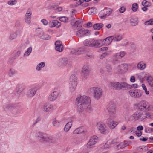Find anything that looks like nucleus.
I'll use <instances>...</instances> for the list:
<instances>
[{"instance_id": "60", "label": "nucleus", "mask_w": 153, "mask_h": 153, "mask_svg": "<svg viewBox=\"0 0 153 153\" xmlns=\"http://www.w3.org/2000/svg\"><path fill=\"white\" fill-rule=\"evenodd\" d=\"M126 7L124 6H122L119 9V12L120 13H123L126 11Z\"/></svg>"}, {"instance_id": "47", "label": "nucleus", "mask_w": 153, "mask_h": 153, "mask_svg": "<svg viewBox=\"0 0 153 153\" xmlns=\"http://www.w3.org/2000/svg\"><path fill=\"white\" fill-rule=\"evenodd\" d=\"M16 73V71L15 69L13 68L10 69L8 72V75L10 77H11L14 75Z\"/></svg>"}, {"instance_id": "50", "label": "nucleus", "mask_w": 153, "mask_h": 153, "mask_svg": "<svg viewBox=\"0 0 153 153\" xmlns=\"http://www.w3.org/2000/svg\"><path fill=\"white\" fill-rule=\"evenodd\" d=\"M85 106H86V107H85V110L87 111H90L92 110L91 106L90 105V103L88 104H85Z\"/></svg>"}, {"instance_id": "25", "label": "nucleus", "mask_w": 153, "mask_h": 153, "mask_svg": "<svg viewBox=\"0 0 153 153\" xmlns=\"http://www.w3.org/2000/svg\"><path fill=\"white\" fill-rule=\"evenodd\" d=\"M119 90L122 89H126L130 88V85L125 82H119Z\"/></svg>"}, {"instance_id": "11", "label": "nucleus", "mask_w": 153, "mask_h": 153, "mask_svg": "<svg viewBox=\"0 0 153 153\" xmlns=\"http://www.w3.org/2000/svg\"><path fill=\"white\" fill-rule=\"evenodd\" d=\"M90 72L89 66L88 65H84L81 71V75L82 78L86 79L88 77Z\"/></svg>"}, {"instance_id": "28", "label": "nucleus", "mask_w": 153, "mask_h": 153, "mask_svg": "<svg viewBox=\"0 0 153 153\" xmlns=\"http://www.w3.org/2000/svg\"><path fill=\"white\" fill-rule=\"evenodd\" d=\"M20 32L19 30H16L14 32L10 34L9 37V39L10 40H12L15 39L17 36L20 34Z\"/></svg>"}, {"instance_id": "1", "label": "nucleus", "mask_w": 153, "mask_h": 153, "mask_svg": "<svg viewBox=\"0 0 153 153\" xmlns=\"http://www.w3.org/2000/svg\"><path fill=\"white\" fill-rule=\"evenodd\" d=\"M136 108L139 110L135 112L132 115V117L134 121L143 120V111H149L151 110V105L147 101L141 100L134 105Z\"/></svg>"}, {"instance_id": "38", "label": "nucleus", "mask_w": 153, "mask_h": 153, "mask_svg": "<svg viewBox=\"0 0 153 153\" xmlns=\"http://www.w3.org/2000/svg\"><path fill=\"white\" fill-rule=\"evenodd\" d=\"M43 32L42 29L41 28H38L36 29V34L40 38H43L42 35L43 33Z\"/></svg>"}, {"instance_id": "23", "label": "nucleus", "mask_w": 153, "mask_h": 153, "mask_svg": "<svg viewBox=\"0 0 153 153\" xmlns=\"http://www.w3.org/2000/svg\"><path fill=\"white\" fill-rule=\"evenodd\" d=\"M146 67V64L143 61L139 62L137 65V68L138 70H143Z\"/></svg>"}, {"instance_id": "4", "label": "nucleus", "mask_w": 153, "mask_h": 153, "mask_svg": "<svg viewBox=\"0 0 153 153\" xmlns=\"http://www.w3.org/2000/svg\"><path fill=\"white\" fill-rule=\"evenodd\" d=\"M110 117L113 119L115 118L116 116V107L114 104L113 102L110 103L107 108Z\"/></svg>"}, {"instance_id": "8", "label": "nucleus", "mask_w": 153, "mask_h": 153, "mask_svg": "<svg viewBox=\"0 0 153 153\" xmlns=\"http://www.w3.org/2000/svg\"><path fill=\"white\" fill-rule=\"evenodd\" d=\"M98 141V137L94 135L91 137L86 144V146L88 149H90L93 147Z\"/></svg>"}, {"instance_id": "57", "label": "nucleus", "mask_w": 153, "mask_h": 153, "mask_svg": "<svg viewBox=\"0 0 153 153\" xmlns=\"http://www.w3.org/2000/svg\"><path fill=\"white\" fill-rule=\"evenodd\" d=\"M60 62L62 64L65 65L68 62V59L67 58H63L60 60Z\"/></svg>"}, {"instance_id": "32", "label": "nucleus", "mask_w": 153, "mask_h": 153, "mask_svg": "<svg viewBox=\"0 0 153 153\" xmlns=\"http://www.w3.org/2000/svg\"><path fill=\"white\" fill-rule=\"evenodd\" d=\"M86 107V106H85V104H77L76 109L78 112L80 113L82 112L84 110H85V107Z\"/></svg>"}, {"instance_id": "20", "label": "nucleus", "mask_w": 153, "mask_h": 153, "mask_svg": "<svg viewBox=\"0 0 153 153\" xmlns=\"http://www.w3.org/2000/svg\"><path fill=\"white\" fill-rule=\"evenodd\" d=\"M48 25L51 28H53L55 27H56L57 28H59L61 26V23L58 21L54 20L52 21H49Z\"/></svg>"}, {"instance_id": "52", "label": "nucleus", "mask_w": 153, "mask_h": 153, "mask_svg": "<svg viewBox=\"0 0 153 153\" xmlns=\"http://www.w3.org/2000/svg\"><path fill=\"white\" fill-rule=\"evenodd\" d=\"M147 80L150 85L152 86L153 85V80L151 76H148L147 77Z\"/></svg>"}, {"instance_id": "29", "label": "nucleus", "mask_w": 153, "mask_h": 153, "mask_svg": "<svg viewBox=\"0 0 153 153\" xmlns=\"http://www.w3.org/2000/svg\"><path fill=\"white\" fill-rule=\"evenodd\" d=\"M144 112L143 115V120L147 119H152L153 117V113L149 111H143Z\"/></svg>"}, {"instance_id": "62", "label": "nucleus", "mask_w": 153, "mask_h": 153, "mask_svg": "<svg viewBox=\"0 0 153 153\" xmlns=\"http://www.w3.org/2000/svg\"><path fill=\"white\" fill-rule=\"evenodd\" d=\"M109 54V53L107 52H105L103 53L100 56V59H103L104 57H105V56H106L108 55Z\"/></svg>"}, {"instance_id": "5", "label": "nucleus", "mask_w": 153, "mask_h": 153, "mask_svg": "<svg viewBox=\"0 0 153 153\" xmlns=\"http://www.w3.org/2000/svg\"><path fill=\"white\" fill-rule=\"evenodd\" d=\"M83 44L84 45L86 46L99 47V43L98 41L89 39L85 40Z\"/></svg>"}, {"instance_id": "43", "label": "nucleus", "mask_w": 153, "mask_h": 153, "mask_svg": "<svg viewBox=\"0 0 153 153\" xmlns=\"http://www.w3.org/2000/svg\"><path fill=\"white\" fill-rule=\"evenodd\" d=\"M113 143H112V141L111 140L108 141L104 145V149H107L110 148L111 146V144Z\"/></svg>"}, {"instance_id": "36", "label": "nucleus", "mask_w": 153, "mask_h": 153, "mask_svg": "<svg viewBox=\"0 0 153 153\" xmlns=\"http://www.w3.org/2000/svg\"><path fill=\"white\" fill-rule=\"evenodd\" d=\"M77 78L74 74L72 75L70 77L69 79V82L72 83H77Z\"/></svg>"}, {"instance_id": "45", "label": "nucleus", "mask_w": 153, "mask_h": 153, "mask_svg": "<svg viewBox=\"0 0 153 153\" xmlns=\"http://www.w3.org/2000/svg\"><path fill=\"white\" fill-rule=\"evenodd\" d=\"M118 124V123L117 122L112 121L111 122V125L109 127L111 129H114Z\"/></svg>"}, {"instance_id": "39", "label": "nucleus", "mask_w": 153, "mask_h": 153, "mask_svg": "<svg viewBox=\"0 0 153 153\" xmlns=\"http://www.w3.org/2000/svg\"><path fill=\"white\" fill-rule=\"evenodd\" d=\"M23 85L22 84H18L16 87V91L17 94H21L23 90Z\"/></svg>"}, {"instance_id": "2", "label": "nucleus", "mask_w": 153, "mask_h": 153, "mask_svg": "<svg viewBox=\"0 0 153 153\" xmlns=\"http://www.w3.org/2000/svg\"><path fill=\"white\" fill-rule=\"evenodd\" d=\"M5 109L14 114H16L20 112L21 108L20 106L17 104H10L5 107Z\"/></svg>"}, {"instance_id": "10", "label": "nucleus", "mask_w": 153, "mask_h": 153, "mask_svg": "<svg viewBox=\"0 0 153 153\" xmlns=\"http://www.w3.org/2000/svg\"><path fill=\"white\" fill-rule=\"evenodd\" d=\"M112 36H110L103 39L99 40V47L103 45H108L111 44L113 41Z\"/></svg>"}, {"instance_id": "48", "label": "nucleus", "mask_w": 153, "mask_h": 153, "mask_svg": "<svg viewBox=\"0 0 153 153\" xmlns=\"http://www.w3.org/2000/svg\"><path fill=\"white\" fill-rule=\"evenodd\" d=\"M59 19L61 21L64 22H67L70 19V18H68L67 17L65 16L60 17H59Z\"/></svg>"}, {"instance_id": "46", "label": "nucleus", "mask_w": 153, "mask_h": 153, "mask_svg": "<svg viewBox=\"0 0 153 153\" xmlns=\"http://www.w3.org/2000/svg\"><path fill=\"white\" fill-rule=\"evenodd\" d=\"M139 7V6L137 3H134L132 5L131 9L133 12H136Z\"/></svg>"}, {"instance_id": "64", "label": "nucleus", "mask_w": 153, "mask_h": 153, "mask_svg": "<svg viewBox=\"0 0 153 153\" xmlns=\"http://www.w3.org/2000/svg\"><path fill=\"white\" fill-rule=\"evenodd\" d=\"M47 136V135L44 134L43 135V136H42V138L40 140L41 141L46 142V141Z\"/></svg>"}, {"instance_id": "27", "label": "nucleus", "mask_w": 153, "mask_h": 153, "mask_svg": "<svg viewBox=\"0 0 153 153\" xmlns=\"http://www.w3.org/2000/svg\"><path fill=\"white\" fill-rule=\"evenodd\" d=\"M85 132V129L83 127H79L75 129L73 133L74 134H78Z\"/></svg>"}, {"instance_id": "14", "label": "nucleus", "mask_w": 153, "mask_h": 153, "mask_svg": "<svg viewBox=\"0 0 153 153\" xmlns=\"http://www.w3.org/2000/svg\"><path fill=\"white\" fill-rule=\"evenodd\" d=\"M94 97L96 100H99L103 94L102 89L100 88L96 87L94 91Z\"/></svg>"}, {"instance_id": "63", "label": "nucleus", "mask_w": 153, "mask_h": 153, "mask_svg": "<svg viewBox=\"0 0 153 153\" xmlns=\"http://www.w3.org/2000/svg\"><path fill=\"white\" fill-rule=\"evenodd\" d=\"M41 22L44 25H47L48 24V22L46 19H42L41 20Z\"/></svg>"}, {"instance_id": "7", "label": "nucleus", "mask_w": 153, "mask_h": 153, "mask_svg": "<svg viewBox=\"0 0 153 153\" xmlns=\"http://www.w3.org/2000/svg\"><path fill=\"white\" fill-rule=\"evenodd\" d=\"M96 127L99 131L101 133L105 134L108 133V132L107 129V127L103 123L99 122L97 123Z\"/></svg>"}, {"instance_id": "9", "label": "nucleus", "mask_w": 153, "mask_h": 153, "mask_svg": "<svg viewBox=\"0 0 153 153\" xmlns=\"http://www.w3.org/2000/svg\"><path fill=\"white\" fill-rule=\"evenodd\" d=\"M60 92L58 90H55L51 92L48 96L47 99L51 102H53L56 100L59 97Z\"/></svg>"}, {"instance_id": "6", "label": "nucleus", "mask_w": 153, "mask_h": 153, "mask_svg": "<svg viewBox=\"0 0 153 153\" xmlns=\"http://www.w3.org/2000/svg\"><path fill=\"white\" fill-rule=\"evenodd\" d=\"M112 11V9L110 8H105L101 11L100 17L101 19H105L110 15Z\"/></svg>"}, {"instance_id": "53", "label": "nucleus", "mask_w": 153, "mask_h": 153, "mask_svg": "<svg viewBox=\"0 0 153 153\" xmlns=\"http://www.w3.org/2000/svg\"><path fill=\"white\" fill-rule=\"evenodd\" d=\"M44 134L42 132H37L36 134V137L40 140Z\"/></svg>"}, {"instance_id": "17", "label": "nucleus", "mask_w": 153, "mask_h": 153, "mask_svg": "<svg viewBox=\"0 0 153 153\" xmlns=\"http://www.w3.org/2000/svg\"><path fill=\"white\" fill-rule=\"evenodd\" d=\"M31 10L30 9H28L25 13L24 19L25 22L28 25H30L31 23Z\"/></svg>"}, {"instance_id": "3", "label": "nucleus", "mask_w": 153, "mask_h": 153, "mask_svg": "<svg viewBox=\"0 0 153 153\" xmlns=\"http://www.w3.org/2000/svg\"><path fill=\"white\" fill-rule=\"evenodd\" d=\"M91 103L90 98L85 95H79L76 99V104H88Z\"/></svg>"}, {"instance_id": "21", "label": "nucleus", "mask_w": 153, "mask_h": 153, "mask_svg": "<svg viewBox=\"0 0 153 153\" xmlns=\"http://www.w3.org/2000/svg\"><path fill=\"white\" fill-rule=\"evenodd\" d=\"M37 88L33 87L29 89L27 92V95L29 97H32L35 95L37 91Z\"/></svg>"}, {"instance_id": "37", "label": "nucleus", "mask_w": 153, "mask_h": 153, "mask_svg": "<svg viewBox=\"0 0 153 153\" xmlns=\"http://www.w3.org/2000/svg\"><path fill=\"white\" fill-rule=\"evenodd\" d=\"M113 41L118 42L120 41L123 38V35L121 34H118L114 36H112Z\"/></svg>"}, {"instance_id": "40", "label": "nucleus", "mask_w": 153, "mask_h": 153, "mask_svg": "<svg viewBox=\"0 0 153 153\" xmlns=\"http://www.w3.org/2000/svg\"><path fill=\"white\" fill-rule=\"evenodd\" d=\"M55 141V138L52 136L47 135L46 142L49 143H53Z\"/></svg>"}, {"instance_id": "55", "label": "nucleus", "mask_w": 153, "mask_h": 153, "mask_svg": "<svg viewBox=\"0 0 153 153\" xmlns=\"http://www.w3.org/2000/svg\"><path fill=\"white\" fill-rule=\"evenodd\" d=\"M153 131V128L147 127L145 128V132L146 133H150Z\"/></svg>"}, {"instance_id": "16", "label": "nucleus", "mask_w": 153, "mask_h": 153, "mask_svg": "<svg viewBox=\"0 0 153 153\" xmlns=\"http://www.w3.org/2000/svg\"><path fill=\"white\" fill-rule=\"evenodd\" d=\"M123 68L124 71L127 72L128 70V65L126 63L121 64L118 65L116 68V71L120 72L122 71V68Z\"/></svg>"}, {"instance_id": "31", "label": "nucleus", "mask_w": 153, "mask_h": 153, "mask_svg": "<svg viewBox=\"0 0 153 153\" xmlns=\"http://www.w3.org/2000/svg\"><path fill=\"white\" fill-rule=\"evenodd\" d=\"M52 124L54 128H57L60 126V124L57 118L55 117L52 120Z\"/></svg>"}, {"instance_id": "13", "label": "nucleus", "mask_w": 153, "mask_h": 153, "mask_svg": "<svg viewBox=\"0 0 153 153\" xmlns=\"http://www.w3.org/2000/svg\"><path fill=\"white\" fill-rule=\"evenodd\" d=\"M55 105L50 103H45L43 106V111L46 112H51L56 109Z\"/></svg>"}, {"instance_id": "61", "label": "nucleus", "mask_w": 153, "mask_h": 153, "mask_svg": "<svg viewBox=\"0 0 153 153\" xmlns=\"http://www.w3.org/2000/svg\"><path fill=\"white\" fill-rule=\"evenodd\" d=\"M136 131V128L134 127L130 128L129 129V131L131 133H135Z\"/></svg>"}, {"instance_id": "24", "label": "nucleus", "mask_w": 153, "mask_h": 153, "mask_svg": "<svg viewBox=\"0 0 153 153\" xmlns=\"http://www.w3.org/2000/svg\"><path fill=\"white\" fill-rule=\"evenodd\" d=\"M84 52V49L82 48H79L76 49H72L71 51V54L79 55L83 53Z\"/></svg>"}, {"instance_id": "15", "label": "nucleus", "mask_w": 153, "mask_h": 153, "mask_svg": "<svg viewBox=\"0 0 153 153\" xmlns=\"http://www.w3.org/2000/svg\"><path fill=\"white\" fill-rule=\"evenodd\" d=\"M126 54V52L123 51H121L119 52L115 53L113 56V59L114 61H117L118 59H121L123 58Z\"/></svg>"}, {"instance_id": "56", "label": "nucleus", "mask_w": 153, "mask_h": 153, "mask_svg": "<svg viewBox=\"0 0 153 153\" xmlns=\"http://www.w3.org/2000/svg\"><path fill=\"white\" fill-rule=\"evenodd\" d=\"M17 2L16 0H10L7 2V4L10 5H13L15 4Z\"/></svg>"}, {"instance_id": "12", "label": "nucleus", "mask_w": 153, "mask_h": 153, "mask_svg": "<svg viewBox=\"0 0 153 153\" xmlns=\"http://www.w3.org/2000/svg\"><path fill=\"white\" fill-rule=\"evenodd\" d=\"M129 94L131 97L135 98H139L142 94V91L139 89L131 90L129 91Z\"/></svg>"}, {"instance_id": "18", "label": "nucleus", "mask_w": 153, "mask_h": 153, "mask_svg": "<svg viewBox=\"0 0 153 153\" xmlns=\"http://www.w3.org/2000/svg\"><path fill=\"white\" fill-rule=\"evenodd\" d=\"M91 32L90 30L82 29L76 32V35L78 36L81 37L84 35H88Z\"/></svg>"}, {"instance_id": "58", "label": "nucleus", "mask_w": 153, "mask_h": 153, "mask_svg": "<svg viewBox=\"0 0 153 153\" xmlns=\"http://www.w3.org/2000/svg\"><path fill=\"white\" fill-rule=\"evenodd\" d=\"M60 124H63L66 121V119L65 117H61L60 118H57Z\"/></svg>"}, {"instance_id": "59", "label": "nucleus", "mask_w": 153, "mask_h": 153, "mask_svg": "<svg viewBox=\"0 0 153 153\" xmlns=\"http://www.w3.org/2000/svg\"><path fill=\"white\" fill-rule=\"evenodd\" d=\"M52 8L58 11H60L62 10V8L61 7H58L57 6H53Z\"/></svg>"}, {"instance_id": "49", "label": "nucleus", "mask_w": 153, "mask_h": 153, "mask_svg": "<svg viewBox=\"0 0 153 153\" xmlns=\"http://www.w3.org/2000/svg\"><path fill=\"white\" fill-rule=\"evenodd\" d=\"M142 5L143 6L149 7L151 6V3L147 1L146 0H144L142 2Z\"/></svg>"}, {"instance_id": "42", "label": "nucleus", "mask_w": 153, "mask_h": 153, "mask_svg": "<svg viewBox=\"0 0 153 153\" xmlns=\"http://www.w3.org/2000/svg\"><path fill=\"white\" fill-rule=\"evenodd\" d=\"M103 26V25L102 23H96L94 25L93 27L94 29L98 30L102 27Z\"/></svg>"}, {"instance_id": "44", "label": "nucleus", "mask_w": 153, "mask_h": 153, "mask_svg": "<svg viewBox=\"0 0 153 153\" xmlns=\"http://www.w3.org/2000/svg\"><path fill=\"white\" fill-rule=\"evenodd\" d=\"M82 21L81 20H79L76 21V22L73 23L71 22V24L73 26V28H77L78 27V25L81 23Z\"/></svg>"}, {"instance_id": "54", "label": "nucleus", "mask_w": 153, "mask_h": 153, "mask_svg": "<svg viewBox=\"0 0 153 153\" xmlns=\"http://www.w3.org/2000/svg\"><path fill=\"white\" fill-rule=\"evenodd\" d=\"M144 24L146 25H153V19H151L149 20L146 21Z\"/></svg>"}, {"instance_id": "34", "label": "nucleus", "mask_w": 153, "mask_h": 153, "mask_svg": "<svg viewBox=\"0 0 153 153\" xmlns=\"http://www.w3.org/2000/svg\"><path fill=\"white\" fill-rule=\"evenodd\" d=\"M77 83H72L69 82V88L70 92H73L76 90Z\"/></svg>"}, {"instance_id": "33", "label": "nucleus", "mask_w": 153, "mask_h": 153, "mask_svg": "<svg viewBox=\"0 0 153 153\" xmlns=\"http://www.w3.org/2000/svg\"><path fill=\"white\" fill-rule=\"evenodd\" d=\"M45 65V63L44 62H41L38 63L36 67V70L37 71H40L42 70Z\"/></svg>"}, {"instance_id": "51", "label": "nucleus", "mask_w": 153, "mask_h": 153, "mask_svg": "<svg viewBox=\"0 0 153 153\" xmlns=\"http://www.w3.org/2000/svg\"><path fill=\"white\" fill-rule=\"evenodd\" d=\"M42 35L43 37V38H41L42 39L48 40L50 39L51 38V36L45 34L44 32H43V33L42 34Z\"/></svg>"}, {"instance_id": "26", "label": "nucleus", "mask_w": 153, "mask_h": 153, "mask_svg": "<svg viewBox=\"0 0 153 153\" xmlns=\"http://www.w3.org/2000/svg\"><path fill=\"white\" fill-rule=\"evenodd\" d=\"M119 82H111L109 84V87L110 88L113 89L119 90Z\"/></svg>"}, {"instance_id": "22", "label": "nucleus", "mask_w": 153, "mask_h": 153, "mask_svg": "<svg viewBox=\"0 0 153 153\" xmlns=\"http://www.w3.org/2000/svg\"><path fill=\"white\" fill-rule=\"evenodd\" d=\"M55 44L56 50L59 52H61L63 51V46L61 41H57L55 42Z\"/></svg>"}, {"instance_id": "30", "label": "nucleus", "mask_w": 153, "mask_h": 153, "mask_svg": "<svg viewBox=\"0 0 153 153\" xmlns=\"http://www.w3.org/2000/svg\"><path fill=\"white\" fill-rule=\"evenodd\" d=\"M73 121H71L67 123L65 126L64 130L65 132H68L71 128L73 123Z\"/></svg>"}, {"instance_id": "19", "label": "nucleus", "mask_w": 153, "mask_h": 153, "mask_svg": "<svg viewBox=\"0 0 153 153\" xmlns=\"http://www.w3.org/2000/svg\"><path fill=\"white\" fill-rule=\"evenodd\" d=\"M131 143V141H124L123 142L120 143L116 146V149H120L123 148L129 145Z\"/></svg>"}, {"instance_id": "41", "label": "nucleus", "mask_w": 153, "mask_h": 153, "mask_svg": "<svg viewBox=\"0 0 153 153\" xmlns=\"http://www.w3.org/2000/svg\"><path fill=\"white\" fill-rule=\"evenodd\" d=\"M32 48L31 47H29L24 53L23 57H26L29 56L32 52Z\"/></svg>"}, {"instance_id": "35", "label": "nucleus", "mask_w": 153, "mask_h": 153, "mask_svg": "<svg viewBox=\"0 0 153 153\" xmlns=\"http://www.w3.org/2000/svg\"><path fill=\"white\" fill-rule=\"evenodd\" d=\"M131 25V26H134L138 24V19L135 17H133L130 20Z\"/></svg>"}]
</instances>
